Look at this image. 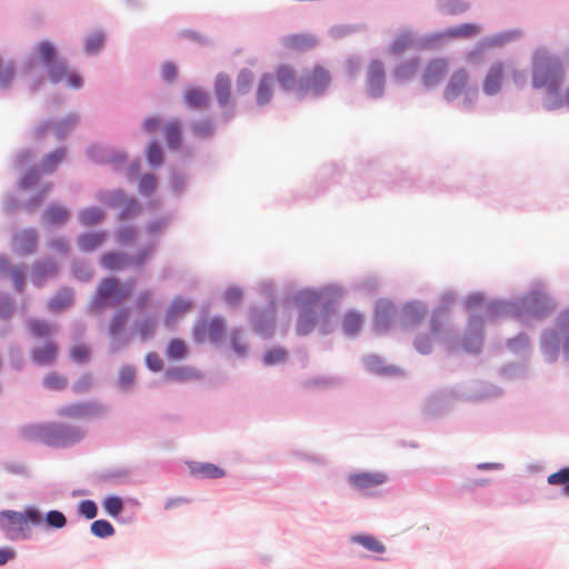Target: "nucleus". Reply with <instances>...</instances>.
I'll return each instance as SVG.
<instances>
[{"mask_svg":"<svg viewBox=\"0 0 569 569\" xmlns=\"http://www.w3.org/2000/svg\"><path fill=\"white\" fill-rule=\"evenodd\" d=\"M106 234L103 232H91L79 237L78 244L83 251H92L99 248L104 241Z\"/></svg>","mask_w":569,"mask_h":569,"instance_id":"obj_28","label":"nucleus"},{"mask_svg":"<svg viewBox=\"0 0 569 569\" xmlns=\"http://www.w3.org/2000/svg\"><path fill=\"white\" fill-rule=\"evenodd\" d=\"M286 357H287V351L283 350V349H273V350H270L268 351L266 355H264V362L267 365H273V363H278V362H282L286 360Z\"/></svg>","mask_w":569,"mask_h":569,"instance_id":"obj_56","label":"nucleus"},{"mask_svg":"<svg viewBox=\"0 0 569 569\" xmlns=\"http://www.w3.org/2000/svg\"><path fill=\"white\" fill-rule=\"evenodd\" d=\"M92 386V378L90 375H83L72 386V390L76 393H83L88 391Z\"/></svg>","mask_w":569,"mask_h":569,"instance_id":"obj_59","label":"nucleus"},{"mask_svg":"<svg viewBox=\"0 0 569 569\" xmlns=\"http://www.w3.org/2000/svg\"><path fill=\"white\" fill-rule=\"evenodd\" d=\"M469 81V74L466 69L456 70L445 88L443 97L448 101H452L458 98L462 91L466 89Z\"/></svg>","mask_w":569,"mask_h":569,"instance_id":"obj_12","label":"nucleus"},{"mask_svg":"<svg viewBox=\"0 0 569 569\" xmlns=\"http://www.w3.org/2000/svg\"><path fill=\"white\" fill-rule=\"evenodd\" d=\"M104 218V213L99 208H87L80 212L79 219L84 226L99 223Z\"/></svg>","mask_w":569,"mask_h":569,"instance_id":"obj_42","label":"nucleus"},{"mask_svg":"<svg viewBox=\"0 0 569 569\" xmlns=\"http://www.w3.org/2000/svg\"><path fill=\"white\" fill-rule=\"evenodd\" d=\"M37 58L47 66V73L51 82L66 81L69 87L78 89L82 86V77L70 70L63 59H58L54 44L48 40L40 41L36 48Z\"/></svg>","mask_w":569,"mask_h":569,"instance_id":"obj_2","label":"nucleus"},{"mask_svg":"<svg viewBox=\"0 0 569 569\" xmlns=\"http://www.w3.org/2000/svg\"><path fill=\"white\" fill-rule=\"evenodd\" d=\"M133 287V280L121 284L116 278H106L98 287L94 305L97 307H103L106 305L117 306L131 295Z\"/></svg>","mask_w":569,"mask_h":569,"instance_id":"obj_5","label":"nucleus"},{"mask_svg":"<svg viewBox=\"0 0 569 569\" xmlns=\"http://www.w3.org/2000/svg\"><path fill=\"white\" fill-rule=\"evenodd\" d=\"M90 530L96 537L99 538L111 537L114 533L113 526L103 519L93 521L91 523Z\"/></svg>","mask_w":569,"mask_h":569,"instance_id":"obj_43","label":"nucleus"},{"mask_svg":"<svg viewBox=\"0 0 569 569\" xmlns=\"http://www.w3.org/2000/svg\"><path fill=\"white\" fill-rule=\"evenodd\" d=\"M183 99L191 108H204L208 104L207 94L198 88H190L186 90Z\"/></svg>","mask_w":569,"mask_h":569,"instance_id":"obj_31","label":"nucleus"},{"mask_svg":"<svg viewBox=\"0 0 569 569\" xmlns=\"http://www.w3.org/2000/svg\"><path fill=\"white\" fill-rule=\"evenodd\" d=\"M316 326V317L309 309L301 311L297 321V333L305 336L308 335Z\"/></svg>","mask_w":569,"mask_h":569,"instance_id":"obj_32","label":"nucleus"},{"mask_svg":"<svg viewBox=\"0 0 569 569\" xmlns=\"http://www.w3.org/2000/svg\"><path fill=\"white\" fill-rule=\"evenodd\" d=\"M66 152L63 149L56 150L47 154L42 159L41 169L43 172H52L64 159Z\"/></svg>","mask_w":569,"mask_h":569,"instance_id":"obj_36","label":"nucleus"},{"mask_svg":"<svg viewBox=\"0 0 569 569\" xmlns=\"http://www.w3.org/2000/svg\"><path fill=\"white\" fill-rule=\"evenodd\" d=\"M71 358L77 362H84L89 358V349L86 346H76L71 349Z\"/></svg>","mask_w":569,"mask_h":569,"instance_id":"obj_62","label":"nucleus"},{"mask_svg":"<svg viewBox=\"0 0 569 569\" xmlns=\"http://www.w3.org/2000/svg\"><path fill=\"white\" fill-rule=\"evenodd\" d=\"M157 180L152 174H146L141 178L139 183V190L143 194H150L156 190Z\"/></svg>","mask_w":569,"mask_h":569,"instance_id":"obj_52","label":"nucleus"},{"mask_svg":"<svg viewBox=\"0 0 569 569\" xmlns=\"http://www.w3.org/2000/svg\"><path fill=\"white\" fill-rule=\"evenodd\" d=\"M226 326L221 318H213L197 323L193 328V339L196 342H204L207 338L212 342H218L224 336Z\"/></svg>","mask_w":569,"mask_h":569,"instance_id":"obj_6","label":"nucleus"},{"mask_svg":"<svg viewBox=\"0 0 569 569\" xmlns=\"http://www.w3.org/2000/svg\"><path fill=\"white\" fill-rule=\"evenodd\" d=\"M73 292L68 288L59 290L49 301V309L53 312H60L72 305Z\"/></svg>","mask_w":569,"mask_h":569,"instance_id":"obj_25","label":"nucleus"},{"mask_svg":"<svg viewBox=\"0 0 569 569\" xmlns=\"http://www.w3.org/2000/svg\"><path fill=\"white\" fill-rule=\"evenodd\" d=\"M37 240L34 230H23L14 237V249L21 254H29L34 251Z\"/></svg>","mask_w":569,"mask_h":569,"instance_id":"obj_20","label":"nucleus"},{"mask_svg":"<svg viewBox=\"0 0 569 569\" xmlns=\"http://www.w3.org/2000/svg\"><path fill=\"white\" fill-rule=\"evenodd\" d=\"M362 325V319L359 313L349 312L343 318V329L347 333L353 335L359 331Z\"/></svg>","mask_w":569,"mask_h":569,"instance_id":"obj_45","label":"nucleus"},{"mask_svg":"<svg viewBox=\"0 0 569 569\" xmlns=\"http://www.w3.org/2000/svg\"><path fill=\"white\" fill-rule=\"evenodd\" d=\"M151 249L141 251L134 259L123 253L108 252L101 257V263L109 270H122L130 264L141 266L148 259Z\"/></svg>","mask_w":569,"mask_h":569,"instance_id":"obj_7","label":"nucleus"},{"mask_svg":"<svg viewBox=\"0 0 569 569\" xmlns=\"http://www.w3.org/2000/svg\"><path fill=\"white\" fill-rule=\"evenodd\" d=\"M558 343H559V336L556 331H548L543 335L542 350H543L545 357L549 361H552L556 359Z\"/></svg>","mask_w":569,"mask_h":569,"instance_id":"obj_30","label":"nucleus"},{"mask_svg":"<svg viewBox=\"0 0 569 569\" xmlns=\"http://www.w3.org/2000/svg\"><path fill=\"white\" fill-rule=\"evenodd\" d=\"M480 32V27L475 23H463L448 30V34L456 38H470Z\"/></svg>","mask_w":569,"mask_h":569,"instance_id":"obj_40","label":"nucleus"},{"mask_svg":"<svg viewBox=\"0 0 569 569\" xmlns=\"http://www.w3.org/2000/svg\"><path fill=\"white\" fill-rule=\"evenodd\" d=\"M163 134L168 146L171 149H178L181 144V129L178 121H169L164 129Z\"/></svg>","mask_w":569,"mask_h":569,"instance_id":"obj_29","label":"nucleus"},{"mask_svg":"<svg viewBox=\"0 0 569 569\" xmlns=\"http://www.w3.org/2000/svg\"><path fill=\"white\" fill-rule=\"evenodd\" d=\"M136 371L131 367H123L120 370L119 382L123 388H128L134 380Z\"/></svg>","mask_w":569,"mask_h":569,"instance_id":"obj_60","label":"nucleus"},{"mask_svg":"<svg viewBox=\"0 0 569 569\" xmlns=\"http://www.w3.org/2000/svg\"><path fill=\"white\" fill-rule=\"evenodd\" d=\"M426 307L419 302L408 303L403 308V320L406 325L418 323L426 315Z\"/></svg>","mask_w":569,"mask_h":569,"instance_id":"obj_27","label":"nucleus"},{"mask_svg":"<svg viewBox=\"0 0 569 569\" xmlns=\"http://www.w3.org/2000/svg\"><path fill=\"white\" fill-rule=\"evenodd\" d=\"M29 329L36 337H46L53 331L52 326L42 320H31L29 322Z\"/></svg>","mask_w":569,"mask_h":569,"instance_id":"obj_46","label":"nucleus"},{"mask_svg":"<svg viewBox=\"0 0 569 569\" xmlns=\"http://www.w3.org/2000/svg\"><path fill=\"white\" fill-rule=\"evenodd\" d=\"M110 207H120V219L124 220L136 216L140 211V206L134 199H128L122 191H116L107 200Z\"/></svg>","mask_w":569,"mask_h":569,"instance_id":"obj_13","label":"nucleus"},{"mask_svg":"<svg viewBox=\"0 0 569 569\" xmlns=\"http://www.w3.org/2000/svg\"><path fill=\"white\" fill-rule=\"evenodd\" d=\"M103 36L100 33L92 34L86 40V50L89 53L99 51L103 44Z\"/></svg>","mask_w":569,"mask_h":569,"instance_id":"obj_54","label":"nucleus"},{"mask_svg":"<svg viewBox=\"0 0 569 569\" xmlns=\"http://www.w3.org/2000/svg\"><path fill=\"white\" fill-rule=\"evenodd\" d=\"M147 159L151 166H160L162 163V151L157 142L149 144Z\"/></svg>","mask_w":569,"mask_h":569,"instance_id":"obj_50","label":"nucleus"},{"mask_svg":"<svg viewBox=\"0 0 569 569\" xmlns=\"http://www.w3.org/2000/svg\"><path fill=\"white\" fill-rule=\"evenodd\" d=\"M317 44V39L311 34H292L284 39V46L293 51H306Z\"/></svg>","mask_w":569,"mask_h":569,"instance_id":"obj_22","label":"nucleus"},{"mask_svg":"<svg viewBox=\"0 0 569 569\" xmlns=\"http://www.w3.org/2000/svg\"><path fill=\"white\" fill-rule=\"evenodd\" d=\"M187 353V346L183 340L174 338L171 339L167 346L166 355L173 360H181Z\"/></svg>","mask_w":569,"mask_h":569,"instance_id":"obj_37","label":"nucleus"},{"mask_svg":"<svg viewBox=\"0 0 569 569\" xmlns=\"http://www.w3.org/2000/svg\"><path fill=\"white\" fill-rule=\"evenodd\" d=\"M79 511L87 519H93L98 513V508L92 500H83L79 505Z\"/></svg>","mask_w":569,"mask_h":569,"instance_id":"obj_55","label":"nucleus"},{"mask_svg":"<svg viewBox=\"0 0 569 569\" xmlns=\"http://www.w3.org/2000/svg\"><path fill=\"white\" fill-rule=\"evenodd\" d=\"M10 278L18 291H22L24 286V269L22 267H14L10 270Z\"/></svg>","mask_w":569,"mask_h":569,"instance_id":"obj_57","label":"nucleus"},{"mask_svg":"<svg viewBox=\"0 0 569 569\" xmlns=\"http://www.w3.org/2000/svg\"><path fill=\"white\" fill-rule=\"evenodd\" d=\"M368 91L372 97L382 94L385 86V68L381 61L375 60L368 69Z\"/></svg>","mask_w":569,"mask_h":569,"instance_id":"obj_14","label":"nucleus"},{"mask_svg":"<svg viewBox=\"0 0 569 569\" xmlns=\"http://www.w3.org/2000/svg\"><path fill=\"white\" fill-rule=\"evenodd\" d=\"M277 79L286 90L292 89L296 84L295 71L289 66H281L278 68Z\"/></svg>","mask_w":569,"mask_h":569,"instance_id":"obj_39","label":"nucleus"},{"mask_svg":"<svg viewBox=\"0 0 569 569\" xmlns=\"http://www.w3.org/2000/svg\"><path fill=\"white\" fill-rule=\"evenodd\" d=\"M67 385H68V379L64 376L59 375L56 371L48 373L43 378V386L50 390L60 391V390L66 389Z\"/></svg>","mask_w":569,"mask_h":569,"instance_id":"obj_38","label":"nucleus"},{"mask_svg":"<svg viewBox=\"0 0 569 569\" xmlns=\"http://www.w3.org/2000/svg\"><path fill=\"white\" fill-rule=\"evenodd\" d=\"M329 72L320 66L315 67L311 74L305 76L299 81L301 91H311L315 94L322 93L330 84Z\"/></svg>","mask_w":569,"mask_h":569,"instance_id":"obj_8","label":"nucleus"},{"mask_svg":"<svg viewBox=\"0 0 569 569\" xmlns=\"http://www.w3.org/2000/svg\"><path fill=\"white\" fill-rule=\"evenodd\" d=\"M44 218L50 224H63L69 218V212L63 207L50 206L46 211Z\"/></svg>","mask_w":569,"mask_h":569,"instance_id":"obj_33","label":"nucleus"},{"mask_svg":"<svg viewBox=\"0 0 569 569\" xmlns=\"http://www.w3.org/2000/svg\"><path fill=\"white\" fill-rule=\"evenodd\" d=\"M102 506L106 512L111 517H118L123 509V502L121 498L116 496L107 497L103 500Z\"/></svg>","mask_w":569,"mask_h":569,"instance_id":"obj_44","label":"nucleus"},{"mask_svg":"<svg viewBox=\"0 0 569 569\" xmlns=\"http://www.w3.org/2000/svg\"><path fill=\"white\" fill-rule=\"evenodd\" d=\"M16 76V67L12 61H3L0 58V87L7 88Z\"/></svg>","mask_w":569,"mask_h":569,"instance_id":"obj_41","label":"nucleus"},{"mask_svg":"<svg viewBox=\"0 0 569 569\" xmlns=\"http://www.w3.org/2000/svg\"><path fill=\"white\" fill-rule=\"evenodd\" d=\"M102 412V408L96 403L82 402L61 407L58 415L64 418H87L94 417Z\"/></svg>","mask_w":569,"mask_h":569,"instance_id":"obj_11","label":"nucleus"},{"mask_svg":"<svg viewBox=\"0 0 569 569\" xmlns=\"http://www.w3.org/2000/svg\"><path fill=\"white\" fill-rule=\"evenodd\" d=\"M547 481L551 486H562V493L569 497V467L549 475Z\"/></svg>","mask_w":569,"mask_h":569,"instance_id":"obj_34","label":"nucleus"},{"mask_svg":"<svg viewBox=\"0 0 569 569\" xmlns=\"http://www.w3.org/2000/svg\"><path fill=\"white\" fill-rule=\"evenodd\" d=\"M565 78V70L559 58L551 56L545 49H538L532 56V86L536 89H546L555 99L545 103L547 110L558 109L563 101L558 98Z\"/></svg>","mask_w":569,"mask_h":569,"instance_id":"obj_1","label":"nucleus"},{"mask_svg":"<svg viewBox=\"0 0 569 569\" xmlns=\"http://www.w3.org/2000/svg\"><path fill=\"white\" fill-rule=\"evenodd\" d=\"M411 42H412L411 36L409 33H402L393 40V42L390 47V52L393 54H400L407 48H409Z\"/></svg>","mask_w":569,"mask_h":569,"instance_id":"obj_47","label":"nucleus"},{"mask_svg":"<svg viewBox=\"0 0 569 569\" xmlns=\"http://www.w3.org/2000/svg\"><path fill=\"white\" fill-rule=\"evenodd\" d=\"M58 267L51 260L39 261L33 266L31 280L37 287H41L48 278L57 274Z\"/></svg>","mask_w":569,"mask_h":569,"instance_id":"obj_19","label":"nucleus"},{"mask_svg":"<svg viewBox=\"0 0 569 569\" xmlns=\"http://www.w3.org/2000/svg\"><path fill=\"white\" fill-rule=\"evenodd\" d=\"M47 525L51 528L61 529L66 526L67 519L61 511L51 510L44 518Z\"/></svg>","mask_w":569,"mask_h":569,"instance_id":"obj_48","label":"nucleus"},{"mask_svg":"<svg viewBox=\"0 0 569 569\" xmlns=\"http://www.w3.org/2000/svg\"><path fill=\"white\" fill-rule=\"evenodd\" d=\"M253 76L249 70H242L237 79V88L241 92H246L251 86Z\"/></svg>","mask_w":569,"mask_h":569,"instance_id":"obj_58","label":"nucleus"},{"mask_svg":"<svg viewBox=\"0 0 569 569\" xmlns=\"http://www.w3.org/2000/svg\"><path fill=\"white\" fill-rule=\"evenodd\" d=\"M506 66L502 61L493 62L483 79L482 89L487 96H495L501 91Z\"/></svg>","mask_w":569,"mask_h":569,"instance_id":"obj_10","label":"nucleus"},{"mask_svg":"<svg viewBox=\"0 0 569 569\" xmlns=\"http://www.w3.org/2000/svg\"><path fill=\"white\" fill-rule=\"evenodd\" d=\"M26 436L30 440L50 447H66L81 440L84 437V431L79 427L48 423L29 427L26 430Z\"/></svg>","mask_w":569,"mask_h":569,"instance_id":"obj_3","label":"nucleus"},{"mask_svg":"<svg viewBox=\"0 0 569 569\" xmlns=\"http://www.w3.org/2000/svg\"><path fill=\"white\" fill-rule=\"evenodd\" d=\"M127 318H128L127 310H121V311L117 312L110 323L109 332L111 335L119 333L121 331V329L123 328V326L127 321Z\"/></svg>","mask_w":569,"mask_h":569,"instance_id":"obj_51","label":"nucleus"},{"mask_svg":"<svg viewBox=\"0 0 569 569\" xmlns=\"http://www.w3.org/2000/svg\"><path fill=\"white\" fill-rule=\"evenodd\" d=\"M388 477L383 472H355L348 477L350 486L359 491L369 493L373 488L383 485Z\"/></svg>","mask_w":569,"mask_h":569,"instance_id":"obj_9","label":"nucleus"},{"mask_svg":"<svg viewBox=\"0 0 569 569\" xmlns=\"http://www.w3.org/2000/svg\"><path fill=\"white\" fill-rule=\"evenodd\" d=\"M418 70V62L416 60L408 61L401 66H399L395 74L398 79L405 80L409 77L413 76Z\"/></svg>","mask_w":569,"mask_h":569,"instance_id":"obj_49","label":"nucleus"},{"mask_svg":"<svg viewBox=\"0 0 569 569\" xmlns=\"http://www.w3.org/2000/svg\"><path fill=\"white\" fill-rule=\"evenodd\" d=\"M442 326V318L441 316L435 313L432 316L431 322H430V333L431 337L427 336H419L415 340V347L416 349L423 355H427L432 349V341L438 338L440 333V329Z\"/></svg>","mask_w":569,"mask_h":569,"instance_id":"obj_16","label":"nucleus"},{"mask_svg":"<svg viewBox=\"0 0 569 569\" xmlns=\"http://www.w3.org/2000/svg\"><path fill=\"white\" fill-rule=\"evenodd\" d=\"M189 470L192 476L204 479H219L226 475L222 468L211 462H191Z\"/></svg>","mask_w":569,"mask_h":569,"instance_id":"obj_18","label":"nucleus"},{"mask_svg":"<svg viewBox=\"0 0 569 569\" xmlns=\"http://www.w3.org/2000/svg\"><path fill=\"white\" fill-rule=\"evenodd\" d=\"M519 37V31H506L483 39L480 42V46L483 49L501 48L506 46L508 42L518 39Z\"/></svg>","mask_w":569,"mask_h":569,"instance_id":"obj_24","label":"nucleus"},{"mask_svg":"<svg viewBox=\"0 0 569 569\" xmlns=\"http://www.w3.org/2000/svg\"><path fill=\"white\" fill-rule=\"evenodd\" d=\"M214 92L221 106H227L231 98V80L227 74L220 73L216 78Z\"/></svg>","mask_w":569,"mask_h":569,"instance_id":"obj_23","label":"nucleus"},{"mask_svg":"<svg viewBox=\"0 0 569 569\" xmlns=\"http://www.w3.org/2000/svg\"><path fill=\"white\" fill-rule=\"evenodd\" d=\"M352 541L361 545L367 550L375 552V553H382L386 550L383 543H381L373 536H369V535L356 536L352 538Z\"/></svg>","mask_w":569,"mask_h":569,"instance_id":"obj_35","label":"nucleus"},{"mask_svg":"<svg viewBox=\"0 0 569 569\" xmlns=\"http://www.w3.org/2000/svg\"><path fill=\"white\" fill-rule=\"evenodd\" d=\"M136 239V230L131 227L122 228L118 232V241L121 244H127Z\"/></svg>","mask_w":569,"mask_h":569,"instance_id":"obj_63","label":"nucleus"},{"mask_svg":"<svg viewBox=\"0 0 569 569\" xmlns=\"http://www.w3.org/2000/svg\"><path fill=\"white\" fill-rule=\"evenodd\" d=\"M156 322L146 320L137 326L138 333L142 337V339H148L154 331Z\"/></svg>","mask_w":569,"mask_h":569,"instance_id":"obj_61","label":"nucleus"},{"mask_svg":"<svg viewBox=\"0 0 569 569\" xmlns=\"http://www.w3.org/2000/svg\"><path fill=\"white\" fill-rule=\"evenodd\" d=\"M242 298L241 290L237 288H230L224 293V300L230 306H236Z\"/></svg>","mask_w":569,"mask_h":569,"instance_id":"obj_64","label":"nucleus"},{"mask_svg":"<svg viewBox=\"0 0 569 569\" xmlns=\"http://www.w3.org/2000/svg\"><path fill=\"white\" fill-rule=\"evenodd\" d=\"M57 355L58 346L53 341H48L32 350L33 360L42 366L51 365L56 360Z\"/></svg>","mask_w":569,"mask_h":569,"instance_id":"obj_21","label":"nucleus"},{"mask_svg":"<svg viewBox=\"0 0 569 569\" xmlns=\"http://www.w3.org/2000/svg\"><path fill=\"white\" fill-rule=\"evenodd\" d=\"M231 343H232V347L234 349V351L240 355V356H243L246 355L247 352V345H246V341L241 335V332L239 330H233L232 333H231Z\"/></svg>","mask_w":569,"mask_h":569,"instance_id":"obj_53","label":"nucleus"},{"mask_svg":"<svg viewBox=\"0 0 569 569\" xmlns=\"http://www.w3.org/2000/svg\"><path fill=\"white\" fill-rule=\"evenodd\" d=\"M191 309V301L182 298H176L166 311L164 325L168 328H172L178 319L188 315Z\"/></svg>","mask_w":569,"mask_h":569,"instance_id":"obj_17","label":"nucleus"},{"mask_svg":"<svg viewBox=\"0 0 569 569\" xmlns=\"http://www.w3.org/2000/svg\"><path fill=\"white\" fill-rule=\"evenodd\" d=\"M29 522L34 526L43 522L41 512L36 508H28L23 513L12 510L0 513V528L10 540L28 538L30 536Z\"/></svg>","mask_w":569,"mask_h":569,"instance_id":"obj_4","label":"nucleus"},{"mask_svg":"<svg viewBox=\"0 0 569 569\" xmlns=\"http://www.w3.org/2000/svg\"><path fill=\"white\" fill-rule=\"evenodd\" d=\"M449 70V62L439 58L429 62L422 74V81L427 87H432L440 82Z\"/></svg>","mask_w":569,"mask_h":569,"instance_id":"obj_15","label":"nucleus"},{"mask_svg":"<svg viewBox=\"0 0 569 569\" xmlns=\"http://www.w3.org/2000/svg\"><path fill=\"white\" fill-rule=\"evenodd\" d=\"M273 77L271 74H263L260 79L257 90V102L259 104L268 103L272 98Z\"/></svg>","mask_w":569,"mask_h":569,"instance_id":"obj_26","label":"nucleus"}]
</instances>
